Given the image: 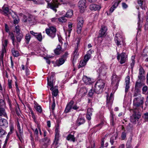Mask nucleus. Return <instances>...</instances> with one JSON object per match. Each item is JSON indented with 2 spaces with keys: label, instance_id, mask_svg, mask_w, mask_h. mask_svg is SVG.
Masks as SVG:
<instances>
[{
  "label": "nucleus",
  "instance_id": "f257e3e1",
  "mask_svg": "<svg viewBox=\"0 0 148 148\" xmlns=\"http://www.w3.org/2000/svg\"><path fill=\"white\" fill-rule=\"evenodd\" d=\"M133 97H134L133 102V108L134 109H136L138 107L143 106L144 98L142 97L138 90H135Z\"/></svg>",
  "mask_w": 148,
  "mask_h": 148
},
{
  "label": "nucleus",
  "instance_id": "f03ea898",
  "mask_svg": "<svg viewBox=\"0 0 148 148\" xmlns=\"http://www.w3.org/2000/svg\"><path fill=\"white\" fill-rule=\"evenodd\" d=\"M105 85V81L102 79L98 80L95 84V91L97 94H99L102 91Z\"/></svg>",
  "mask_w": 148,
  "mask_h": 148
},
{
  "label": "nucleus",
  "instance_id": "7ed1b4c3",
  "mask_svg": "<svg viewBox=\"0 0 148 148\" xmlns=\"http://www.w3.org/2000/svg\"><path fill=\"white\" fill-rule=\"evenodd\" d=\"M3 10L0 9V12L1 13H3V14L5 16L9 15V16H11L13 18H14L16 17V15L15 13L12 11V12L10 11L8 7L6 6V5L5 4L2 8Z\"/></svg>",
  "mask_w": 148,
  "mask_h": 148
},
{
  "label": "nucleus",
  "instance_id": "20e7f679",
  "mask_svg": "<svg viewBox=\"0 0 148 148\" xmlns=\"http://www.w3.org/2000/svg\"><path fill=\"white\" fill-rule=\"evenodd\" d=\"M46 33L51 38H54L56 32V28L53 26L50 27L49 28L45 30Z\"/></svg>",
  "mask_w": 148,
  "mask_h": 148
},
{
  "label": "nucleus",
  "instance_id": "39448f33",
  "mask_svg": "<svg viewBox=\"0 0 148 148\" xmlns=\"http://www.w3.org/2000/svg\"><path fill=\"white\" fill-rule=\"evenodd\" d=\"M59 4V0H53L51 3H48V6L56 12V9L58 8Z\"/></svg>",
  "mask_w": 148,
  "mask_h": 148
},
{
  "label": "nucleus",
  "instance_id": "423d86ee",
  "mask_svg": "<svg viewBox=\"0 0 148 148\" xmlns=\"http://www.w3.org/2000/svg\"><path fill=\"white\" fill-rule=\"evenodd\" d=\"M127 58V55L124 53H122L121 54H117V59L121 64L125 62Z\"/></svg>",
  "mask_w": 148,
  "mask_h": 148
},
{
  "label": "nucleus",
  "instance_id": "0eeeda50",
  "mask_svg": "<svg viewBox=\"0 0 148 148\" xmlns=\"http://www.w3.org/2000/svg\"><path fill=\"white\" fill-rule=\"evenodd\" d=\"M99 68L97 70V72L99 74L105 75L107 71V68L106 66L103 64H100L99 65Z\"/></svg>",
  "mask_w": 148,
  "mask_h": 148
},
{
  "label": "nucleus",
  "instance_id": "6e6552de",
  "mask_svg": "<svg viewBox=\"0 0 148 148\" xmlns=\"http://www.w3.org/2000/svg\"><path fill=\"white\" fill-rule=\"evenodd\" d=\"M8 43V41L7 40H5V41L4 44L3 45V47L2 50V53L1 55H0V65H1V62L3 66V58L4 55V54L6 52L5 48L7 46Z\"/></svg>",
  "mask_w": 148,
  "mask_h": 148
},
{
  "label": "nucleus",
  "instance_id": "1a4fd4ad",
  "mask_svg": "<svg viewBox=\"0 0 148 148\" xmlns=\"http://www.w3.org/2000/svg\"><path fill=\"white\" fill-rule=\"evenodd\" d=\"M86 0H80L79 2L78 6L81 13L84 12L86 6Z\"/></svg>",
  "mask_w": 148,
  "mask_h": 148
},
{
  "label": "nucleus",
  "instance_id": "9d476101",
  "mask_svg": "<svg viewBox=\"0 0 148 148\" xmlns=\"http://www.w3.org/2000/svg\"><path fill=\"white\" fill-rule=\"evenodd\" d=\"M145 79H143L140 78H138L137 81L136 82V84L135 86V90H136V88H140L143 86L145 85L144 83V81Z\"/></svg>",
  "mask_w": 148,
  "mask_h": 148
},
{
  "label": "nucleus",
  "instance_id": "9b49d317",
  "mask_svg": "<svg viewBox=\"0 0 148 148\" xmlns=\"http://www.w3.org/2000/svg\"><path fill=\"white\" fill-rule=\"evenodd\" d=\"M55 138L54 141V144L56 145H57L58 143L59 138V130L58 127H57L55 129Z\"/></svg>",
  "mask_w": 148,
  "mask_h": 148
},
{
  "label": "nucleus",
  "instance_id": "f8f14e48",
  "mask_svg": "<svg viewBox=\"0 0 148 148\" xmlns=\"http://www.w3.org/2000/svg\"><path fill=\"white\" fill-rule=\"evenodd\" d=\"M123 39L121 36H120L118 34H116L114 38V40L117 45L118 46L121 45L122 44Z\"/></svg>",
  "mask_w": 148,
  "mask_h": 148
},
{
  "label": "nucleus",
  "instance_id": "ddd939ff",
  "mask_svg": "<svg viewBox=\"0 0 148 148\" xmlns=\"http://www.w3.org/2000/svg\"><path fill=\"white\" fill-rule=\"evenodd\" d=\"M75 41H76V44L77 45V47H75V51H74V53H73V62H74V60H75L77 58L78 55H79V54L78 52V49H78V46H78V45L79 44V42H78L79 39H78L77 40V39L76 40H75Z\"/></svg>",
  "mask_w": 148,
  "mask_h": 148
},
{
  "label": "nucleus",
  "instance_id": "4468645a",
  "mask_svg": "<svg viewBox=\"0 0 148 148\" xmlns=\"http://www.w3.org/2000/svg\"><path fill=\"white\" fill-rule=\"evenodd\" d=\"M120 79L119 77L116 75H114L112 76V84H115L116 86H118Z\"/></svg>",
  "mask_w": 148,
  "mask_h": 148
},
{
  "label": "nucleus",
  "instance_id": "2eb2a0df",
  "mask_svg": "<svg viewBox=\"0 0 148 148\" xmlns=\"http://www.w3.org/2000/svg\"><path fill=\"white\" fill-rule=\"evenodd\" d=\"M17 127L19 134L17 133L16 135L19 140L22 142L23 141V140L22 138V136L23 135V131L21 129V127L19 123L17 125Z\"/></svg>",
  "mask_w": 148,
  "mask_h": 148
},
{
  "label": "nucleus",
  "instance_id": "dca6fc26",
  "mask_svg": "<svg viewBox=\"0 0 148 148\" xmlns=\"http://www.w3.org/2000/svg\"><path fill=\"white\" fill-rule=\"evenodd\" d=\"M107 30V28L106 26L102 25L101 28L99 32V37H102L105 36Z\"/></svg>",
  "mask_w": 148,
  "mask_h": 148
},
{
  "label": "nucleus",
  "instance_id": "f3484780",
  "mask_svg": "<svg viewBox=\"0 0 148 148\" xmlns=\"http://www.w3.org/2000/svg\"><path fill=\"white\" fill-rule=\"evenodd\" d=\"M140 114H136V112H134V113L131 117L130 120L131 122L133 123L135 122L140 118Z\"/></svg>",
  "mask_w": 148,
  "mask_h": 148
},
{
  "label": "nucleus",
  "instance_id": "a211bd4d",
  "mask_svg": "<svg viewBox=\"0 0 148 148\" xmlns=\"http://www.w3.org/2000/svg\"><path fill=\"white\" fill-rule=\"evenodd\" d=\"M130 77L129 76H127L125 78V92H127L129 89L130 88Z\"/></svg>",
  "mask_w": 148,
  "mask_h": 148
},
{
  "label": "nucleus",
  "instance_id": "6ab92c4d",
  "mask_svg": "<svg viewBox=\"0 0 148 148\" xmlns=\"http://www.w3.org/2000/svg\"><path fill=\"white\" fill-rule=\"evenodd\" d=\"M83 80L84 83L86 85L91 84L93 82L90 78L86 76H84L83 77Z\"/></svg>",
  "mask_w": 148,
  "mask_h": 148
},
{
  "label": "nucleus",
  "instance_id": "aec40b11",
  "mask_svg": "<svg viewBox=\"0 0 148 148\" xmlns=\"http://www.w3.org/2000/svg\"><path fill=\"white\" fill-rule=\"evenodd\" d=\"M23 37L22 34H17L16 36L17 41H15V46L18 48L19 45V42H20Z\"/></svg>",
  "mask_w": 148,
  "mask_h": 148
},
{
  "label": "nucleus",
  "instance_id": "412c9836",
  "mask_svg": "<svg viewBox=\"0 0 148 148\" xmlns=\"http://www.w3.org/2000/svg\"><path fill=\"white\" fill-rule=\"evenodd\" d=\"M138 78L145 79L144 71L142 67H140L139 69Z\"/></svg>",
  "mask_w": 148,
  "mask_h": 148
},
{
  "label": "nucleus",
  "instance_id": "4be33fe9",
  "mask_svg": "<svg viewBox=\"0 0 148 148\" xmlns=\"http://www.w3.org/2000/svg\"><path fill=\"white\" fill-rule=\"evenodd\" d=\"M93 52L91 49H90L87 51V53L85 56L84 57V60L87 62L91 57V54L92 52Z\"/></svg>",
  "mask_w": 148,
  "mask_h": 148
},
{
  "label": "nucleus",
  "instance_id": "5701e85b",
  "mask_svg": "<svg viewBox=\"0 0 148 148\" xmlns=\"http://www.w3.org/2000/svg\"><path fill=\"white\" fill-rule=\"evenodd\" d=\"M8 123L7 121L4 119H0V126L6 127L8 126Z\"/></svg>",
  "mask_w": 148,
  "mask_h": 148
},
{
  "label": "nucleus",
  "instance_id": "b1692460",
  "mask_svg": "<svg viewBox=\"0 0 148 148\" xmlns=\"http://www.w3.org/2000/svg\"><path fill=\"white\" fill-rule=\"evenodd\" d=\"M101 8L100 6L99 5L96 4H92L90 6V8L91 10H99Z\"/></svg>",
  "mask_w": 148,
  "mask_h": 148
},
{
  "label": "nucleus",
  "instance_id": "393cba45",
  "mask_svg": "<svg viewBox=\"0 0 148 148\" xmlns=\"http://www.w3.org/2000/svg\"><path fill=\"white\" fill-rule=\"evenodd\" d=\"M50 90L52 91V95H53L55 97L57 95L58 92L57 87L55 86L54 87L51 88Z\"/></svg>",
  "mask_w": 148,
  "mask_h": 148
},
{
  "label": "nucleus",
  "instance_id": "a878e982",
  "mask_svg": "<svg viewBox=\"0 0 148 148\" xmlns=\"http://www.w3.org/2000/svg\"><path fill=\"white\" fill-rule=\"evenodd\" d=\"M85 122L84 118L82 117H79L77 120V123L79 125L84 124Z\"/></svg>",
  "mask_w": 148,
  "mask_h": 148
},
{
  "label": "nucleus",
  "instance_id": "bb28decb",
  "mask_svg": "<svg viewBox=\"0 0 148 148\" xmlns=\"http://www.w3.org/2000/svg\"><path fill=\"white\" fill-rule=\"evenodd\" d=\"M34 132V137L36 141H38L40 138L38 136V134L39 131L38 128H36L35 129H33Z\"/></svg>",
  "mask_w": 148,
  "mask_h": 148
},
{
  "label": "nucleus",
  "instance_id": "cd10ccee",
  "mask_svg": "<svg viewBox=\"0 0 148 148\" xmlns=\"http://www.w3.org/2000/svg\"><path fill=\"white\" fill-rule=\"evenodd\" d=\"M62 48L60 45H58L57 46V47L54 50V51L56 55L60 54L62 52Z\"/></svg>",
  "mask_w": 148,
  "mask_h": 148
},
{
  "label": "nucleus",
  "instance_id": "c85d7f7f",
  "mask_svg": "<svg viewBox=\"0 0 148 148\" xmlns=\"http://www.w3.org/2000/svg\"><path fill=\"white\" fill-rule=\"evenodd\" d=\"M5 117L8 118L7 114L6 113L5 110L3 108H0V116Z\"/></svg>",
  "mask_w": 148,
  "mask_h": 148
},
{
  "label": "nucleus",
  "instance_id": "c756f323",
  "mask_svg": "<svg viewBox=\"0 0 148 148\" xmlns=\"http://www.w3.org/2000/svg\"><path fill=\"white\" fill-rule=\"evenodd\" d=\"M74 134H73V135L71 134H69L66 138L67 140L73 142H74L75 141V138L74 135Z\"/></svg>",
  "mask_w": 148,
  "mask_h": 148
},
{
  "label": "nucleus",
  "instance_id": "7c9ffc66",
  "mask_svg": "<svg viewBox=\"0 0 148 148\" xmlns=\"http://www.w3.org/2000/svg\"><path fill=\"white\" fill-rule=\"evenodd\" d=\"M40 142H44V143L45 144V147H46L47 145L48 144L50 141L49 139L47 137H45V138L42 139L40 140Z\"/></svg>",
  "mask_w": 148,
  "mask_h": 148
},
{
  "label": "nucleus",
  "instance_id": "2f4dec72",
  "mask_svg": "<svg viewBox=\"0 0 148 148\" xmlns=\"http://www.w3.org/2000/svg\"><path fill=\"white\" fill-rule=\"evenodd\" d=\"M9 36L12 40V42L14 46H15V41L14 34L12 33H9Z\"/></svg>",
  "mask_w": 148,
  "mask_h": 148
},
{
  "label": "nucleus",
  "instance_id": "473e14b6",
  "mask_svg": "<svg viewBox=\"0 0 148 148\" xmlns=\"http://www.w3.org/2000/svg\"><path fill=\"white\" fill-rule=\"evenodd\" d=\"M9 36L12 40V42L14 46H15V41L14 34L12 33H9Z\"/></svg>",
  "mask_w": 148,
  "mask_h": 148
},
{
  "label": "nucleus",
  "instance_id": "72a5a7b5",
  "mask_svg": "<svg viewBox=\"0 0 148 148\" xmlns=\"http://www.w3.org/2000/svg\"><path fill=\"white\" fill-rule=\"evenodd\" d=\"M77 25H81L83 26L84 23V20L83 17H79L77 19Z\"/></svg>",
  "mask_w": 148,
  "mask_h": 148
},
{
  "label": "nucleus",
  "instance_id": "f704fd0d",
  "mask_svg": "<svg viewBox=\"0 0 148 148\" xmlns=\"http://www.w3.org/2000/svg\"><path fill=\"white\" fill-rule=\"evenodd\" d=\"M119 4V2L117 1L115 2L114 4L110 8V11L111 13H112L114 10L118 6Z\"/></svg>",
  "mask_w": 148,
  "mask_h": 148
},
{
  "label": "nucleus",
  "instance_id": "c9c22d12",
  "mask_svg": "<svg viewBox=\"0 0 148 148\" xmlns=\"http://www.w3.org/2000/svg\"><path fill=\"white\" fill-rule=\"evenodd\" d=\"M79 92L82 95H84L87 93V90L86 88L82 87L80 89Z\"/></svg>",
  "mask_w": 148,
  "mask_h": 148
},
{
  "label": "nucleus",
  "instance_id": "e433bc0d",
  "mask_svg": "<svg viewBox=\"0 0 148 148\" xmlns=\"http://www.w3.org/2000/svg\"><path fill=\"white\" fill-rule=\"evenodd\" d=\"M51 77H50L49 78H47L48 85L51 88L53 87V79L52 80L51 79Z\"/></svg>",
  "mask_w": 148,
  "mask_h": 148
},
{
  "label": "nucleus",
  "instance_id": "4c0bfd02",
  "mask_svg": "<svg viewBox=\"0 0 148 148\" xmlns=\"http://www.w3.org/2000/svg\"><path fill=\"white\" fill-rule=\"evenodd\" d=\"M9 128L10 131L9 132L8 135H10L13 133L14 131V127L13 125L12 124H10Z\"/></svg>",
  "mask_w": 148,
  "mask_h": 148
},
{
  "label": "nucleus",
  "instance_id": "58836bf2",
  "mask_svg": "<svg viewBox=\"0 0 148 148\" xmlns=\"http://www.w3.org/2000/svg\"><path fill=\"white\" fill-rule=\"evenodd\" d=\"M73 14V11L71 10H69L67 12L66 15V16L67 17L70 18L72 16Z\"/></svg>",
  "mask_w": 148,
  "mask_h": 148
},
{
  "label": "nucleus",
  "instance_id": "ea45409f",
  "mask_svg": "<svg viewBox=\"0 0 148 148\" xmlns=\"http://www.w3.org/2000/svg\"><path fill=\"white\" fill-rule=\"evenodd\" d=\"M95 143L94 141H91L89 143L88 145L87 148H95Z\"/></svg>",
  "mask_w": 148,
  "mask_h": 148
},
{
  "label": "nucleus",
  "instance_id": "a19ab883",
  "mask_svg": "<svg viewBox=\"0 0 148 148\" xmlns=\"http://www.w3.org/2000/svg\"><path fill=\"white\" fill-rule=\"evenodd\" d=\"M87 62L84 61V60H81L79 63V65L78 66V68H80L86 65Z\"/></svg>",
  "mask_w": 148,
  "mask_h": 148
},
{
  "label": "nucleus",
  "instance_id": "79ce46f5",
  "mask_svg": "<svg viewBox=\"0 0 148 148\" xmlns=\"http://www.w3.org/2000/svg\"><path fill=\"white\" fill-rule=\"evenodd\" d=\"M118 136L117 135L115 136H112L110 138V142L112 145H113L114 142V140H116Z\"/></svg>",
  "mask_w": 148,
  "mask_h": 148
},
{
  "label": "nucleus",
  "instance_id": "37998d69",
  "mask_svg": "<svg viewBox=\"0 0 148 148\" xmlns=\"http://www.w3.org/2000/svg\"><path fill=\"white\" fill-rule=\"evenodd\" d=\"M35 108L36 109L37 111L39 113H41L42 111V109L40 106L38 104H36L34 106Z\"/></svg>",
  "mask_w": 148,
  "mask_h": 148
},
{
  "label": "nucleus",
  "instance_id": "c03bdc74",
  "mask_svg": "<svg viewBox=\"0 0 148 148\" xmlns=\"http://www.w3.org/2000/svg\"><path fill=\"white\" fill-rule=\"evenodd\" d=\"M115 115L113 114L112 111L110 112V117H111V120H110V123L112 125H113V121L114 120V118Z\"/></svg>",
  "mask_w": 148,
  "mask_h": 148
},
{
  "label": "nucleus",
  "instance_id": "a18cd8bd",
  "mask_svg": "<svg viewBox=\"0 0 148 148\" xmlns=\"http://www.w3.org/2000/svg\"><path fill=\"white\" fill-rule=\"evenodd\" d=\"M64 62V59L61 58L57 62V64L58 66H60Z\"/></svg>",
  "mask_w": 148,
  "mask_h": 148
},
{
  "label": "nucleus",
  "instance_id": "49530a36",
  "mask_svg": "<svg viewBox=\"0 0 148 148\" xmlns=\"http://www.w3.org/2000/svg\"><path fill=\"white\" fill-rule=\"evenodd\" d=\"M131 143V139L128 140L126 144V148H132Z\"/></svg>",
  "mask_w": 148,
  "mask_h": 148
},
{
  "label": "nucleus",
  "instance_id": "de8ad7c7",
  "mask_svg": "<svg viewBox=\"0 0 148 148\" xmlns=\"http://www.w3.org/2000/svg\"><path fill=\"white\" fill-rule=\"evenodd\" d=\"M24 22H27L28 21L29 22H30V21H32V20H34V18L33 17V16H29V19H25V18H26V17L25 16L24 17Z\"/></svg>",
  "mask_w": 148,
  "mask_h": 148
},
{
  "label": "nucleus",
  "instance_id": "09e8293b",
  "mask_svg": "<svg viewBox=\"0 0 148 148\" xmlns=\"http://www.w3.org/2000/svg\"><path fill=\"white\" fill-rule=\"evenodd\" d=\"M36 38L40 41H41L42 39V37L41 34L40 33H37L35 36Z\"/></svg>",
  "mask_w": 148,
  "mask_h": 148
},
{
  "label": "nucleus",
  "instance_id": "8fccbe9b",
  "mask_svg": "<svg viewBox=\"0 0 148 148\" xmlns=\"http://www.w3.org/2000/svg\"><path fill=\"white\" fill-rule=\"evenodd\" d=\"M12 55L14 57H17L19 55L18 52L17 51H15L14 49L12 50Z\"/></svg>",
  "mask_w": 148,
  "mask_h": 148
},
{
  "label": "nucleus",
  "instance_id": "3c124183",
  "mask_svg": "<svg viewBox=\"0 0 148 148\" xmlns=\"http://www.w3.org/2000/svg\"><path fill=\"white\" fill-rule=\"evenodd\" d=\"M30 38L31 36L29 34H27L25 36V39L27 44L29 43Z\"/></svg>",
  "mask_w": 148,
  "mask_h": 148
},
{
  "label": "nucleus",
  "instance_id": "603ef678",
  "mask_svg": "<svg viewBox=\"0 0 148 148\" xmlns=\"http://www.w3.org/2000/svg\"><path fill=\"white\" fill-rule=\"evenodd\" d=\"M148 89V87L147 86H144L142 89V93L143 94H145Z\"/></svg>",
  "mask_w": 148,
  "mask_h": 148
},
{
  "label": "nucleus",
  "instance_id": "864d4df0",
  "mask_svg": "<svg viewBox=\"0 0 148 148\" xmlns=\"http://www.w3.org/2000/svg\"><path fill=\"white\" fill-rule=\"evenodd\" d=\"M82 27L83 26L77 25V32L78 34H80L81 33Z\"/></svg>",
  "mask_w": 148,
  "mask_h": 148
},
{
  "label": "nucleus",
  "instance_id": "5fc2aeb1",
  "mask_svg": "<svg viewBox=\"0 0 148 148\" xmlns=\"http://www.w3.org/2000/svg\"><path fill=\"white\" fill-rule=\"evenodd\" d=\"M58 21L61 23H64L66 22V19L64 17H62L59 18H58Z\"/></svg>",
  "mask_w": 148,
  "mask_h": 148
},
{
  "label": "nucleus",
  "instance_id": "6e6d98bb",
  "mask_svg": "<svg viewBox=\"0 0 148 148\" xmlns=\"http://www.w3.org/2000/svg\"><path fill=\"white\" fill-rule=\"evenodd\" d=\"M71 108H72L67 105L64 110V112L66 113L69 112Z\"/></svg>",
  "mask_w": 148,
  "mask_h": 148
},
{
  "label": "nucleus",
  "instance_id": "4d7b16f0",
  "mask_svg": "<svg viewBox=\"0 0 148 148\" xmlns=\"http://www.w3.org/2000/svg\"><path fill=\"white\" fill-rule=\"evenodd\" d=\"M137 3L140 6H141L145 4L144 0H137Z\"/></svg>",
  "mask_w": 148,
  "mask_h": 148
},
{
  "label": "nucleus",
  "instance_id": "13d9d810",
  "mask_svg": "<svg viewBox=\"0 0 148 148\" xmlns=\"http://www.w3.org/2000/svg\"><path fill=\"white\" fill-rule=\"evenodd\" d=\"M5 133L6 132L4 130L2 129H0V137L5 134Z\"/></svg>",
  "mask_w": 148,
  "mask_h": 148
},
{
  "label": "nucleus",
  "instance_id": "bf43d9fd",
  "mask_svg": "<svg viewBox=\"0 0 148 148\" xmlns=\"http://www.w3.org/2000/svg\"><path fill=\"white\" fill-rule=\"evenodd\" d=\"M94 93H96L95 91V89H91L89 92L88 94L89 96L90 97L92 96Z\"/></svg>",
  "mask_w": 148,
  "mask_h": 148
},
{
  "label": "nucleus",
  "instance_id": "052dcab7",
  "mask_svg": "<svg viewBox=\"0 0 148 148\" xmlns=\"http://www.w3.org/2000/svg\"><path fill=\"white\" fill-rule=\"evenodd\" d=\"M52 22L54 23H57L58 22V19L57 18H53L51 19Z\"/></svg>",
  "mask_w": 148,
  "mask_h": 148
},
{
  "label": "nucleus",
  "instance_id": "680f3d73",
  "mask_svg": "<svg viewBox=\"0 0 148 148\" xmlns=\"http://www.w3.org/2000/svg\"><path fill=\"white\" fill-rule=\"evenodd\" d=\"M121 137L122 140H124L126 138V134L125 132H122L121 135Z\"/></svg>",
  "mask_w": 148,
  "mask_h": 148
},
{
  "label": "nucleus",
  "instance_id": "e2e57ef3",
  "mask_svg": "<svg viewBox=\"0 0 148 148\" xmlns=\"http://www.w3.org/2000/svg\"><path fill=\"white\" fill-rule=\"evenodd\" d=\"M144 118L146 121H148V112L144 114Z\"/></svg>",
  "mask_w": 148,
  "mask_h": 148
},
{
  "label": "nucleus",
  "instance_id": "0e129e2a",
  "mask_svg": "<svg viewBox=\"0 0 148 148\" xmlns=\"http://www.w3.org/2000/svg\"><path fill=\"white\" fill-rule=\"evenodd\" d=\"M92 109L90 108H89L87 109V114L92 115Z\"/></svg>",
  "mask_w": 148,
  "mask_h": 148
},
{
  "label": "nucleus",
  "instance_id": "69168bd1",
  "mask_svg": "<svg viewBox=\"0 0 148 148\" xmlns=\"http://www.w3.org/2000/svg\"><path fill=\"white\" fill-rule=\"evenodd\" d=\"M16 31L17 34H21L20 32V29L19 27L18 26H17L16 27Z\"/></svg>",
  "mask_w": 148,
  "mask_h": 148
},
{
  "label": "nucleus",
  "instance_id": "338daca9",
  "mask_svg": "<svg viewBox=\"0 0 148 148\" xmlns=\"http://www.w3.org/2000/svg\"><path fill=\"white\" fill-rule=\"evenodd\" d=\"M12 81L11 80H8V87L10 88H12Z\"/></svg>",
  "mask_w": 148,
  "mask_h": 148
},
{
  "label": "nucleus",
  "instance_id": "774afa93",
  "mask_svg": "<svg viewBox=\"0 0 148 148\" xmlns=\"http://www.w3.org/2000/svg\"><path fill=\"white\" fill-rule=\"evenodd\" d=\"M109 99H109L108 97L107 98V103H109L110 102V101H111V102H112V101L113 97L112 95V94H111V95L110 96V97Z\"/></svg>",
  "mask_w": 148,
  "mask_h": 148
}]
</instances>
